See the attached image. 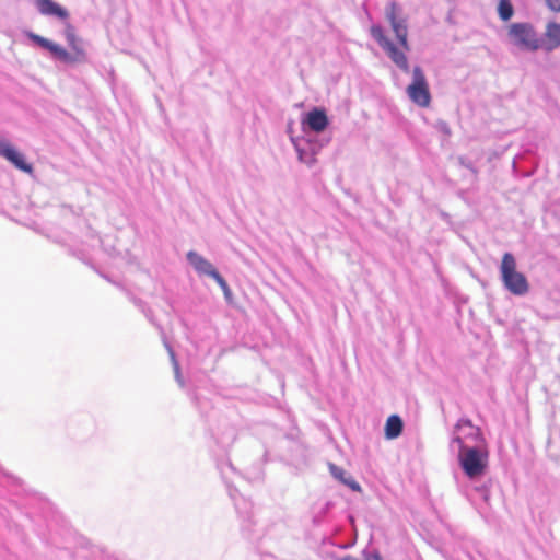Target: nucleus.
<instances>
[{
    "mask_svg": "<svg viewBox=\"0 0 560 560\" xmlns=\"http://www.w3.org/2000/svg\"><path fill=\"white\" fill-rule=\"evenodd\" d=\"M407 94L420 107H428L431 103L429 84L420 67L412 70V82L407 86Z\"/></svg>",
    "mask_w": 560,
    "mask_h": 560,
    "instance_id": "obj_5",
    "label": "nucleus"
},
{
    "mask_svg": "<svg viewBox=\"0 0 560 560\" xmlns=\"http://www.w3.org/2000/svg\"><path fill=\"white\" fill-rule=\"evenodd\" d=\"M541 48L551 51L560 46V24L549 22L546 25L545 34L540 39Z\"/></svg>",
    "mask_w": 560,
    "mask_h": 560,
    "instance_id": "obj_11",
    "label": "nucleus"
},
{
    "mask_svg": "<svg viewBox=\"0 0 560 560\" xmlns=\"http://www.w3.org/2000/svg\"><path fill=\"white\" fill-rule=\"evenodd\" d=\"M456 430L457 434L455 436H465V445H468V442L475 443V446L483 443L480 429L472 425L469 420H459L456 424Z\"/></svg>",
    "mask_w": 560,
    "mask_h": 560,
    "instance_id": "obj_8",
    "label": "nucleus"
},
{
    "mask_svg": "<svg viewBox=\"0 0 560 560\" xmlns=\"http://www.w3.org/2000/svg\"><path fill=\"white\" fill-rule=\"evenodd\" d=\"M509 36L513 44L524 49L537 50L541 47L540 39L529 24L514 23L510 25Z\"/></svg>",
    "mask_w": 560,
    "mask_h": 560,
    "instance_id": "obj_6",
    "label": "nucleus"
},
{
    "mask_svg": "<svg viewBox=\"0 0 560 560\" xmlns=\"http://www.w3.org/2000/svg\"><path fill=\"white\" fill-rule=\"evenodd\" d=\"M187 259L198 273L207 275L214 280L220 276L212 264L196 252H189L187 254Z\"/></svg>",
    "mask_w": 560,
    "mask_h": 560,
    "instance_id": "obj_9",
    "label": "nucleus"
},
{
    "mask_svg": "<svg viewBox=\"0 0 560 560\" xmlns=\"http://www.w3.org/2000/svg\"><path fill=\"white\" fill-rule=\"evenodd\" d=\"M343 483L347 485L353 491H361L360 485L352 478H347L346 480H343Z\"/></svg>",
    "mask_w": 560,
    "mask_h": 560,
    "instance_id": "obj_18",
    "label": "nucleus"
},
{
    "mask_svg": "<svg viewBox=\"0 0 560 560\" xmlns=\"http://www.w3.org/2000/svg\"><path fill=\"white\" fill-rule=\"evenodd\" d=\"M342 560H357V559H354V558H353V557H351V556H347V557L342 558ZM365 560H383V559L381 558V556H380V555H377V553H373V555H371V556L366 557V559H365Z\"/></svg>",
    "mask_w": 560,
    "mask_h": 560,
    "instance_id": "obj_20",
    "label": "nucleus"
},
{
    "mask_svg": "<svg viewBox=\"0 0 560 560\" xmlns=\"http://www.w3.org/2000/svg\"><path fill=\"white\" fill-rule=\"evenodd\" d=\"M330 471L332 474V476L337 479H339L341 482H343V480H346L347 478L345 477L346 472L342 468L340 467H337L335 465H331L330 466Z\"/></svg>",
    "mask_w": 560,
    "mask_h": 560,
    "instance_id": "obj_17",
    "label": "nucleus"
},
{
    "mask_svg": "<svg viewBox=\"0 0 560 560\" xmlns=\"http://www.w3.org/2000/svg\"><path fill=\"white\" fill-rule=\"evenodd\" d=\"M547 5L556 12H560V0H546Z\"/></svg>",
    "mask_w": 560,
    "mask_h": 560,
    "instance_id": "obj_19",
    "label": "nucleus"
},
{
    "mask_svg": "<svg viewBox=\"0 0 560 560\" xmlns=\"http://www.w3.org/2000/svg\"><path fill=\"white\" fill-rule=\"evenodd\" d=\"M305 122L311 130L322 132L328 126V117L324 109L314 108L307 113Z\"/></svg>",
    "mask_w": 560,
    "mask_h": 560,
    "instance_id": "obj_12",
    "label": "nucleus"
},
{
    "mask_svg": "<svg viewBox=\"0 0 560 560\" xmlns=\"http://www.w3.org/2000/svg\"><path fill=\"white\" fill-rule=\"evenodd\" d=\"M314 162H315V159H314V158H312L310 161H306V163H307V164H312V163H314Z\"/></svg>",
    "mask_w": 560,
    "mask_h": 560,
    "instance_id": "obj_21",
    "label": "nucleus"
},
{
    "mask_svg": "<svg viewBox=\"0 0 560 560\" xmlns=\"http://www.w3.org/2000/svg\"><path fill=\"white\" fill-rule=\"evenodd\" d=\"M215 282L222 289L224 296L226 299H230L232 295V292H231L230 287L228 285L226 281L223 279V277L221 275L217 277Z\"/></svg>",
    "mask_w": 560,
    "mask_h": 560,
    "instance_id": "obj_16",
    "label": "nucleus"
},
{
    "mask_svg": "<svg viewBox=\"0 0 560 560\" xmlns=\"http://www.w3.org/2000/svg\"><path fill=\"white\" fill-rule=\"evenodd\" d=\"M0 155L12 163L16 168L28 174L33 172L32 165L25 162L24 156L3 139H0Z\"/></svg>",
    "mask_w": 560,
    "mask_h": 560,
    "instance_id": "obj_7",
    "label": "nucleus"
},
{
    "mask_svg": "<svg viewBox=\"0 0 560 560\" xmlns=\"http://www.w3.org/2000/svg\"><path fill=\"white\" fill-rule=\"evenodd\" d=\"M453 441L459 447L458 459L464 472L470 479L483 475L488 466L487 448L465 445V436H454Z\"/></svg>",
    "mask_w": 560,
    "mask_h": 560,
    "instance_id": "obj_2",
    "label": "nucleus"
},
{
    "mask_svg": "<svg viewBox=\"0 0 560 560\" xmlns=\"http://www.w3.org/2000/svg\"><path fill=\"white\" fill-rule=\"evenodd\" d=\"M402 420L397 415H392L387 418L385 424V436L388 440L398 438L402 432Z\"/></svg>",
    "mask_w": 560,
    "mask_h": 560,
    "instance_id": "obj_14",
    "label": "nucleus"
},
{
    "mask_svg": "<svg viewBox=\"0 0 560 560\" xmlns=\"http://www.w3.org/2000/svg\"><path fill=\"white\" fill-rule=\"evenodd\" d=\"M27 36L35 44L50 51L57 59L58 55H61L63 57L66 56V54L63 52V47H61L60 45L35 33H28Z\"/></svg>",
    "mask_w": 560,
    "mask_h": 560,
    "instance_id": "obj_13",
    "label": "nucleus"
},
{
    "mask_svg": "<svg viewBox=\"0 0 560 560\" xmlns=\"http://www.w3.org/2000/svg\"><path fill=\"white\" fill-rule=\"evenodd\" d=\"M65 37L70 51L63 48L66 56L58 55V59L65 63H83L88 59L86 51L83 46V42L77 36L75 28L72 24L67 23L65 26Z\"/></svg>",
    "mask_w": 560,
    "mask_h": 560,
    "instance_id": "obj_4",
    "label": "nucleus"
},
{
    "mask_svg": "<svg viewBox=\"0 0 560 560\" xmlns=\"http://www.w3.org/2000/svg\"><path fill=\"white\" fill-rule=\"evenodd\" d=\"M40 14L46 16H56L61 21L69 18V12L54 0H35Z\"/></svg>",
    "mask_w": 560,
    "mask_h": 560,
    "instance_id": "obj_10",
    "label": "nucleus"
},
{
    "mask_svg": "<svg viewBox=\"0 0 560 560\" xmlns=\"http://www.w3.org/2000/svg\"><path fill=\"white\" fill-rule=\"evenodd\" d=\"M514 13L511 0H499L498 14L502 21H509Z\"/></svg>",
    "mask_w": 560,
    "mask_h": 560,
    "instance_id": "obj_15",
    "label": "nucleus"
},
{
    "mask_svg": "<svg viewBox=\"0 0 560 560\" xmlns=\"http://www.w3.org/2000/svg\"><path fill=\"white\" fill-rule=\"evenodd\" d=\"M500 273L504 287L514 295H524L529 291L525 275L517 271L515 257L511 253L502 256Z\"/></svg>",
    "mask_w": 560,
    "mask_h": 560,
    "instance_id": "obj_3",
    "label": "nucleus"
},
{
    "mask_svg": "<svg viewBox=\"0 0 560 560\" xmlns=\"http://www.w3.org/2000/svg\"><path fill=\"white\" fill-rule=\"evenodd\" d=\"M385 18L394 32L397 45L385 35L381 25H372L370 33L389 59L402 71H409L406 52L410 50L408 43V18L396 1H390L385 8Z\"/></svg>",
    "mask_w": 560,
    "mask_h": 560,
    "instance_id": "obj_1",
    "label": "nucleus"
}]
</instances>
